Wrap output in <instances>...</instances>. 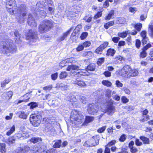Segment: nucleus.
<instances>
[{
    "label": "nucleus",
    "instance_id": "473e14b6",
    "mask_svg": "<svg viewBox=\"0 0 153 153\" xmlns=\"http://www.w3.org/2000/svg\"><path fill=\"white\" fill-rule=\"evenodd\" d=\"M61 140H56L54 143V144L53 145V146L54 148H59L61 146Z\"/></svg>",
    "mask_w": 153,
    "mask_h": 153
},
{
    "label": "nucleus",
    "instance_id": "774afa93",
    "mask_svg": "<svg viewBox=\"0 0 153 153\" xmlns=\"http://www.w3.org/2000/svg\"><path fill=\"white\" fill-rule=\"evenodd\" d=\"M102 15V13L101 12H98L97 14L95 15L94 16V19H97L99 18Z\"/></svg>",
    "mask_w": 153,
    "mask_h": 153
},
{
    "label": "nucleus",
    "instance_id": "1a4fd4ad",
    "mask_svg": "<svg viewBox=\"0 0 153 153\" xmlns=\"http://www.w3.org/2000/svg\"><path fill=\"white\" fill-rule=\"evenodd\" d=\"M14 136L17 140L23 139L25 138H28L30 137V134L27 131H23L16 133Z\"/></svg>",
    "mask_w": 153,
    "mask_h": 153
},
{
    "label": "nucleus",
    "instance_id": "a18cd8bd",
    "mask_svg": "<svg viewBox=\"0 0 153 153\" xmlns=\"http://www.w3.org/2000/svg\"><path fill=\"white\" fill-rule=\"evenodd\" d=\"M149 119V115L145 116L142 115V118L140 120V121L142 122H144L147 121Z\"/></svg>",
    "mask_w": 153,
    "mask_h": 153
},
{
    "label": "nucleus",
    "instance_id": "338daca9",
    "mask_svg": "<svg viewBox=\"0 0 153 153\" xmlns=\"http://www.w3.org/2000/svg\"><path fill=\"white\" fill-rule=\"evenodd\" d=\"M91 44V42L89 41H86L83 43V47H87L90 46Z\"/></svg>",
    "mask_w": 153,
    "mask_h": 153
},
{
    "label": "nucleus",
    "instance_id": "c85d7f7f",
    "mask_svg": "<svg viewBox=\"0 0 153 153\" xmlns=\"http://www.w3.org/2000/svg\"><path fill=\"white\" fill-rule=\"evenodd\" d=\"M16 140L17 139L14 135L13 137H11L8 139V143L10 145L13 144Z\"/></svg>",
    "mask_w": 153,
    "mask_h": 153
},
{
    "label": "nucleus",
    "instance_id": "cd10ccee",
    "mask_svg": "<svg viewBox=\"0 0 153 153\" xmlns=\"http://www.w3.org/2000/svg\"><path fill=\"white\" fill-rule=\"evenodd\" d=\"M140 139L145 144H149L150 143L149 139L144 136H141Z\"/></svg>",
    "mask_w": 153,
    "mask_h": 153
},
{
    "label": "nucleus",
    "instance_id": "72a5a7b5",
    "mask_svg": "<svg viewBox=\"0 0 153 153\" xmlns=\"http://www.w3.org/2000/svg\"><path fill=\"white\" fill-rule=\"evenodd\" d=\"M102 84L104 85L107 87H110L111 86V83L108 80H103L102 82Z\"/></svg>",
    "mask_w": 153,
    "mask_h": 153
},
{
    "label": "nucleus",
    "instance_id": "052dcab7",
    "mask_svg": "<svg viewBox=\"0 0 153 153\" xmlns=\"http://www.w3.org/2000/svg\"><path fill=\"white\" fill-rule=\"evenodd\" d=\"M145 50L143 49V51L140 53V56L141 57L143 58L145 57L147 55L146 53Z\"/></svg>",
    "mask_w": 153,
    "mask_h": 153
},
{
    "label": "nucleus",
    "instance_id": "0e129e2a",
    "mask_svg": "<svg viewBox=\"0 0 153 153\" xmlns=\"http://www.w3.org/2000/svg\"><path fill=\"white\" fill-rule=\"evenodd\" d=\"M149 29L150 31V36L153 38V25H150L149 26Z\"/></svg>",
    "mask_w": 153,
    "mask_h": 153
},
{
    "label": "nucleus",
    "instance_id": "7ed1b4c3",
    "mask_svg": "<svg viewBox=\"0 0 153 153\" xmlns=\"http://www.w3.org/2000/svg\"><path fill=\"white\" fill-rule=\"evenodd\" d=\"M53 26L52 21L45 20L40 23L39 26V31L41 33H46L50 30Z\"/></svg>",
    "mask_w": 153,
    "mask_h": 153
},
{
    "label": "nucleus",
    "instance_id": "a211bd4d",
    "mask_svg": "<svg viewBox=\"0 0 153 153\" xmlns=\"http://www.w3.org/2000/svg\"><path fill=\"white\" fill-rule=\"evenodd\" d=\"M74 83L78 85L81 87L85 88L86 86L85 83L83 80L78 78L75 80Z\"/></svg>",
    "mask_w": 153,
    "mask_h": 153
},
{
    "label": "nucleus",
    "instance_id": "49530a36",
    "mask_svg": "<svg viewBox=\"0 0 153 153\" xmlns=\"http://www.w3.org/2000/svg\"><path fill=\"white\" fill-rule=\"evenodd\" d=\"M128 34V31H127V32H123L122 33H118V36H119L120 37H125L127 36V34Z\"/></svg>",
    "mask_w": 153,
    "mask_h": 153
},
{
    "label": "nucleus",
    "instance_id": "393cba45",
    "mask_svg": "<svg viewBox=\"0 0 153 153\" xmlns=\"http://www.w3.org/2000/svg\"><path fill=\"white\" fill-rule=\"evenodd\" d=\"M95 66L94 65V64H91L89 65L86 68V69H85V70L87 71V75H88V73L87 72L88 71H93L95 70Z\"/></svg>",
    "mask_w": 153,
    "mask_h": 153
},
{
    "label": "nucleus",
    "instance_id": "4468645a",
    "mask_svg": "<svg viewBox=\"0 0 153 153\" xmlns=\"http://www.w3.org/2000/svg\"><path fill=\"white\" fill-rule=\"evenodd\" d=\"M27 22L28 25L31 27H36L37 26V24L34 19L30 14L28 15Z\"/></svg>",
    "mask_w": 153,
    "mask_h": 153
},
{
    "label": "nucleus",
    "instance_id": "aec40b11",
    "mask_svg": "<svg viewBox=\"0 0 153 153\" xmlns=\"http://www.w3.org/2000/svg\"><path fill=\"white\" fill-rule=\"evenodd\" d=\"M93 140H91V139H89L86 141H85L83 144V146L87 147H91L93 146H95V145L97 144H94V143H92V142L93 141Z\"/></svg>",
    "mask_w": 153,
    "mask_h": 153
},
{
    "label": "nucleus",
    "instance_id": "c9c22d12",
    "mask_svg": "<svg viewBox=\"0 0 153 153\" xmlns=\"http://www.w3.org/2000/svg\"><path fill=\"white\" fill-rule=\"evenodd\" d=\"M94 120V117H93L86 116L85 117V122L87 123H89L92 122Z\"/></svg>",
    "mask_w": 153,
    "mask_h": 153
},
{
    "label": "nucleus",
    "instance_id": "e2e57ef3",
    "mask_svg": "<svg viewBox=\"0 0 153 153\" xmlns=\"http://www.w3.org/2000/svg\"><path fill=\"white\" fill-rule=\"evenodd\" d=\"M53 86L52 85H50L48 86L45 87L43 88V89L44 90L47 91H50L51 90Z\"/></svg>",
    "mask_w": 153,
    "mask_h": 153
},
{
    "label": "nucleus",
    "instance_id": "5fc2aeb1",
    "mask_svg": "<svg viewBox=\"0 0 153 153\" xmlns=\"http://www.w3.org/2000/svg\"><path fill=\"white\" fill-rule=\"evenodd\" d=\"M115 85L117 87L119 88L122 87L123 86V84L118 80L116 81Z\"/></svg>",
    "mask_w": 153,
    "mask_h": 153
},
{
    "label": "nucleus",
    "instance_id": "0eeeda50",
    "mask_svg": "<svg viewBox=\"0 0 153 153\" xmlns=\"http://www.w3.org/2000/svg\"><path fill=\"white\" fill-rule=\"evenodd\" d=\"M26 39L29 40L31 44L36 42L38 40L37 32L30 30L27 34Z\"/></svg>",
    "mask_w": 153,
    "mask_h": 153
},
{
    "label": "nucleus",
    "instance_id": "58836bf2",
    "mask_svg": "<svg viewBox=\"0 0 153 153\" xmlns=\"http://www.w3.org/2000/svg\"><path fill=\"white\" fill-rule=\"evenodd\" d=\"M43 153H56V151L55 149H51L49 150H45L43 152Z\"/></svg>",
    "mask_w": 153,
    "mask_h": 153
},
{
    "label": "nucleus",
    "instance_id": "ea45409f",
    "mask_svg": "<svg viewBox=\"0 0 153 153\" xmlns=\"http://www.w3.org/2000/svg\"><path fill=\"white\" fill-rule=\"evenodd\" d=\"M134 25V28L137 31H140L141 30L142 26L141 24L137 23Z\"/></svg>",
    "mask_w": 153,
    "mask_h": 153
},
{
    "label": "nucleus",
    "instance_id": "2eb2a0df",
    "mask_svg": "<svg viewBox=\"0 0 153 153\" xmlns=\"http://www.w3.org/2000/svg\"><path fill=\"white\" fill-rule=\"evenodd\" d=\"M108 45V43L107 42H104L98 47L95 51V52L97 53H99V52H102Z\"/></svg>",
    "mask_w": 153,
    "mask_h": 153
},
{
    "label": "nucleus",
    "instance_id": "423d86ee",
    "mask_svg": "<svg viewBox=\"0 0 153 153\" xmlns=\"http://www.w3.org/2000/svg\"><path fill=\"white\" fill-rule=\"evenodd\" d=\"M7 10L8 12L11 14H18L20 11H24L25 9L26 6L25 5H21L20 7H17V6H6Z\"/></svg>",
    "mask_w": 153,
    "mask_h": 153
},
{
    "label": "nucleus",
    "instance_id": "dca6fc26",
    "mask_svg": "<svg viewBox=\"0 0 153 153\" xmlns=\"http://www.w3.org/2000/svg\"><path fill=\"white\" fill-rule=\"evenodd\" d=\"M15 40L16 43L18 44H21L22 42L21 35L18 31L16 30L14 32Z\"/></svg>",
    "mask_w": 153,
    "mask_h": 153
},
{
    "label": "nucleus",
    "instance_id": "3c124183",
    "mask_svg": "<svg viewBox=\"0 0 153 153\" xmlns=\"http://www.w3.org/2000/svg\"><path fill=\"white\" fill-rule=\"evenodd\" d=\"M94 137L93 138L91 139V140H93L94 141L92 142V143H94V144H97L96 145H95V146H96L98 145V144H99V139L98 138L97 139V140H96L94 138Z\"/></svg>",
    "mask_w": 153,
    "mask_h": 153
},
{
    "label": "nucleus",
    "instance_id": "2f4dec72",
    "mask_svg": "<svg viewBox=\"0 0 153 153\" xmlns=\"http://www.w3.org/2000/svg\"><path fill=\"white\" fill-rule=\"evenodd\" d=\"M67 99L68 101L71 102H75L76 100V99L75 96L72 94H70L69 96H68L67 97Z\"/></svg>",
    "mask_w": 153,
    "mask_h": 153
},
{
    "label": "nucleus",
    "instance_id": "a19ab883",
    "mask_svg": "<svg viewBox=\"0 0 153 153\" xmlns=\"http://www.w3.org/2000/svg\"><path fill=\"white\" fill-rule=\"evenodd\" d=\"M28 105L30 106V108L33 109L38 106L37 103L35 102H31L28 104Z\"/></svg>",
    "mask_w": 153,
    "mask_h": 153
},
{
    "label": "nucleus",
    "instance_id": "603ef678",
    "mask_svg": "<svg viewBox=\"0 0 153 153\" xmlns=\"http://www.w3.org/2000/svg\"><path fill=\"white\" fill-rule=\"evenodd\" d=\"M88 35V33L85 32L82 33L80 36V38L82 40L86 38Z\"/></svg>",
    "mask_w": 153,
    "mask_h": 153
},
{
    "label": "nucleus",
    "instance_id": "4d7b16f0",
    "mask_svg": "<svg viewBox=\"0 0 153 153\" xmlns=\"http://www.w3.org/2000/svg\"><path fill=\"white\" fill-rule=\"evenodd\" d=\"M66 63H68L67 62V60L66 59L62 61L59 63V65L61 67H63L66 65L65 64H66Z\"/></svg>",
    "mask_w": 153,
    "mask_h": 153
},
{
    "label": "nucleus",
    "instance_id": "f03ea898",
    "mask_svg": "<svg viewBox=\"0 0 153 153\" xmlns=\"http://www.w3.org/2000/svg\"><path fill=\"white\" fill-rule=\"evenodd\" d=\"M17 51L16 47L12 42L6 41H3L0 44V52L3 54H13Z\"/></svg>",
    "mask_w": 153,
    "mask_h": 153
},
{
    "label": "nucleus",
    "instance_id": "5701e85b",
    "mask_svg": "<svg viewBox=\"0 0 153 153\" xmlns=\"http://www.w3.org/2000/svg\"><path fill=\"white\" fill-rule=\"evenodd\" d=\"M138 74V72L137 70L135 69L132 70L131 68V70L129 72L128 76L134 77L137 76Z\"/></svg>",
    "mask_w": 153,
    "mask_h": 153
},
{
    "label": "nucleus",
    "instance_id": "ddd939ff",
    "mask_svg": "<svg viewBox=\"0 0 153 153\" xmlns=\"http://www.w3.org/2000/svg\"><path fill=\"white\" fill-rule=\"evenodd\" d=\"M26 7L24 11H20L19 13L18 14H20V16L18 22L20 24L23 23L26 19V14L27 13V12L26 10Z\"/></svg>",
    "mask_w": 153,
    "mask_h": 153
},
{
    "label": "nucleus",
    "instance_id": "20e7f679",
    "mask_svg": "<svg viewBox=\"0 0 153 153\" xmlns=\"http://www.w3.org/2000/svg\"><path fill=\"white\" fill-rule=\"evenodd\" d=\"M34 147H30L27 146H25L23 147H21L18 148L14 151V153H26L28 151L30 150L31 151L33 152V153H40V152L39 151L38 148L36 149L35 146H34Z\"/></svg>",
    "mask_w": 153,
    "mask_h": 153
},
{
    "label": "nucleus",
    "instance_id": "f257e3e1",
    "mask_svg": "<svg viewBox=\"0 0 153 153\" xmlns=\"http://www.w3.org/2000/svg\"><path fill=\"white\" fill-rule=\"evenodd\" d=\"M48 1L43 0L42 3H38L36 5V8L35 10V13L37 16H40L42 18H45L47 16V13L44 10L48 9L51 14L54 13V8L49 7L50 4H51V1Z\"/></svg>",
    "mask_w": 153,
    "mask_h": 153
},
{
    "label": "nucleus",
    "instance_id": "c03bdc74",
    "mask_svg": "<svg viewBox=\"0 0 153 153\" xmlns=\"http://www.w3.org/2000/svg\"><path fill=\"white\" fill-rule=\"evenodd\" d=\"M82 28V25L81 24H78L76 27H75L74 30L73 32L75 33H77L78 32L80 31L81 29Z\"/></svg>",
    "mask_w": 153,
    "mask_h": 153
},
{
    "label": "nucleus",
    "instance_id": "9d476101",
    "mask_svg": "<svg viewBox=\"0 0 153 153\" xmlns=\"http://www.w3.org/2000/svg\"><path fill=\"white\" fill-rule=\"evenodd\" d=\"M87 111L89 114H95L98 112V108L97 106L94 103L89 104L88 107Z\"/></svg>",
    "mask_w": 153,
    "mask_h": 153
},
{
    "label": "nucleus",
    "instance_id": "c756f323",
    "mask_svg": "<svg viewBox=\"0 0 153 153\" xmlns=\"http://www.w3.org/2000/svg\"><path fill=\"white\" fill-rule=\"evenodd\" d=\"M6 145L3 143H0V152L1 153H4L6 151L5 148Z\"/></svg>",
    "mask_w": 153,
    "mask_h": 153
},
{
    "label": "nucleus",
    "instance_id": "39448f33",
    "mask_svg": "<svg viewBox=\"0 0 153 153\" xmlns=\"http://www.w3.org/2000/svg\"><path fill=\"white\" fill-rule=\"evenodd\" d=\"M79 67L76 65H72L68 66L67 68L68 71H74V74H79L83 76L87 75V71L84 69H79Z\"/></svg>",
    "mask_w": 153,
    "mask_h": 153
},
{
    "label": "nucleus",
    "instance_id": "37998d69",
    "mask_svg": "<svg viewBox=\"0 0 153 153\" xmlns=\"http://www.w3.org/2000/svg\"><path fill=\"white\" fill-rule=\"evenodd\" d=\"M41 141V138H32L30 140V141L31 142L33 143H35L38 142H39Z\"/></svg>",
    "mask_w": 153,
    "mask_h": 153
},
{
    "label": "nucleus",
    "instance_id": "b1692460",
    "mask_svg": "<svg viewBox=\"0 0 153 153\" xmlns=\"http://www.w3.org/2000/svg\"><path fill=\"white\" fill-rule=\"evenodd\" d=\"M34 117V118L41 119L42 117L40 112L37 111H35L34 114L30 115V117Z\"/></svg>",
    "mask_w": 153,
    "mask_h": 153
},
{
    "label": "nucleus",
    "instance_id": "f3484780",
    "mask_svg": "<svg viewBox=\"0 0 153 153\" xmlns=\"http://www.w3.org/2000/svg\"><path fill=\"white\" fill-rule=\"evenodd\" d=\"M71 29L72 28H71L70 30L64 33L62 36L58 37L57 39V41L58 42H60L65 39V38L67 37L68 35L70 34Z\"/></svg>",
    "mask_w": 153,
    "mask_h": 153
},
{
    "label": "nucleus",
    "instance_id": "69168bd1",
    "mask_svg": "<svg viewBox=\"0 0 153 153\" xmlns=\"http://www.w3.org/2000/svg\"><path fill=\"white\" fill-rule=\"evenodd\" d=\"M92 18L91 16H86L83 18V19L88 22H90L91 21Z\"/></svg>",
    "mask_w": 153,
    "mask_h": 153
},
{
    "label": "nucleus",
    "instance_id": "a878e982",
    "mask_svg": "<svg viewBox=\"0 0 153 153\" xmlns=\"http://www.w3.org/2000/svg\"><path fill=\"white\" fill-rule=\"evenodd\" d=\"M16 1L15 0H8L6 4V6L16 7Z\"/></svg>",
    "mask_w": 153,
    "mask_h": 153
},
{
    "label": "nucleus",
    "instance_id": "f8f14e48",
    "mask_svg": "<svg viewBox=\"0 0 153 153\" xmlns=\"http://www.w3.org/2000/svg\"><path fill=\"white\" fill-rule=\"evenodd\" d=\"M115 112V107L112 105H109L106 106L105 110L104 113H106L108 115L111 116Z\"/></svg>",
    "mask_w": 153,
    "mask_h": 153
},
{
    "label": "nucleus",
    "instance_id": "6ab92c4d",
    "mask_svg": "<svg viewBox=\"0 0 153 153\" xmlns=\"http://www.w3.org/2000/svg\"><path fill=\"white\" fill-rule=\"evenodd\" d=\"M34 117H30V118H32L33 120L32 121V124L33 126H39L40 123L41 122V119L40 118H37Z\"/></svg>",
    "mask_w": 153,
    "mask_h": 153
},
{
    "label": "nucleus",
    "instance_id": "79ce46f5",
    "mask_svg": "<svg viewBox=\"0 0 153 153\" xmlns=\"http://www.w3.org/2000/svg\"><path fill=\"white\" fill-rule=\"evenodd\" d=\"M114 14V11L113 10H111L108 14V15L106 16L105 18V19H110L112 18Z\"/></svg>",
    "mask_w": 153,
    "mask_h": 153
},
{
    "label": "nucleus",
    "instance_id": "bb28decb",
    "mask_svg": "<svg viewBox=\"0 0 153 153\" xmlns=\"http://www.w3.org/2000/svg\"><path fill=\"white\" fill-rule=\"evenodd\" d=\"M115 51L114 49L110 48L107 50L106 55L113 56L115 53Z\"/></svg>",
    "mask_w": 153,
    "mask_h": 153
},
{
    "label": "nucleus",
    "instance_id": "4c0bfd02",
    "mask_svg": "<svg viewBox=\"0 0 153 153\" xmlns=\"http://www.w3.org/2000/svg\"><path fill=\"white\" fill-rule=\"evenodd\" d=\"M114 22L113 21H110L106 23L104 25V27L106 29H107L109 27L112 26L114 24Z\"/></svg>",
    "mask_w": 153,
    "mask_h": 153
},
{
    "label": "nucleus",
    "instance_id": "de8ad7c7",
    "mask_svg": "<svg viewBox=\"0 0 153 153\" xmlns=\"http://www.w3.org/2000/svg\"><path fill=\"white\" fill-rule=\"evenodd\" d=\"M58 86L59 88L62 90H65L67 88V85L62 83L59 84Z\"/></svg>",
    "mask_w": 153,
    "mask_h": 153
},
{
    "label": "nucleus",
    "instance_id": "13d9d810",
    "mask_svg": "<svg viewBox=\"0 0 153 153\" xmlns=\"http://www.w3.org/2000/svg\"><path fill=\"white\" fill-rule=\"evenodd\" d=\"M105 59L104 58H102L99 59L97 61V64L98 65H101L104 62Z\"/></svg>",
    "mask_w": 153,
    "mask_h": 153
},
{
    "label": "nucleus",
    "instance_id": "bf43d9fd",
    "mask_svg": "<svg viewBox=\"0 0 153 153\" xmlns=\"http://www.w3.org/2000/svg\"><path fill=\"white\" fill-rule=\"evenodd\" d=\"M116 143V140H112L110 141L107 145V146L108 147L111 146H112L115 144Z\"/></svg>",
    "mask_w": 153,
    "mask_h": 153
},
{
    "label": "nucleus",
    "instance_id": "9b49d317",
    "mask_svg": "<svg viewBox=\"0 0 153 153\" xmlns=\"http://www.w3.org/2000/svg\"><path fill=\"white\" fill-rule=\"evenodd\" d=\"M131 70V68L128 65L124 66L119 72L120 75L125 77H128L129 76V72Z\"/></svg>",
    "mask_w": 153,
    "mask_h": 153
},
{
    "label": "nucleus",
    "instance_id": "680f3d73",
    "mask_svg": "<svg viewBox=\"0 0 153 153\" xmlns=\"http://www.w3.org/2000/svg\"><path fill=\"white\" fill-rule=\"evenodd\" d=\"M58 74L57 73H56L54 74H53L51 75V79L53 80H56L58 76Z\"/></svg>",
    "mask_w": 153,
    "mask_h": 153
},
{
    "label": "nucleus",
    "instance_id": "e433bc0d",
    "mask_svg": "<svg viewBox=\"0 0 153 153\" xmlns=\"http://www.w3.org/2000/svg\"><path fill=\"white\" fill-rule=\"evenodd\" d=\"M10 81V79L8 78L6 79L1 83V87H4L6 84H8Z\"/></svg>",
    "mask_w": 153,
    "mask_h": 153
},
{
    "label": "nucleus",
    "instance_id": "7c9ffc66",
    "mask_svg": "<svg viewBox=\"0 0 153 153\" xmlns=\"http://www.w3.org/2000/svg\"><path fill=\"white\" fill-rule=\"evenodd\" d=\"M15 126L13 125L11 127L10 130L7 132L6 135L8 136L10 135L15 131Z\"/></svg>",
    "mask_w": 153,
    "mask_h": 153
},
{
    "label": "nucleus",
    "instance_id": "6e6d98bb",
    "mask_svg": "<svg viewBox=\"0 0 153 153\" xmlns=\"http://www.w3.org/2000/svg\"><path fill=\"white\" fill-rule=\"evenodd\" d=\"M121 100L123 103H126L128 102L129 101L128 99L125 96H123L121 97Z\"/></svg>",
    "mask_w": 153,
    "mask_h": 153
},
{
    "label": "nucleus",
    "instance_id": "6e6552de",
    "mask_svg": "<svg viewBox=\"0 0 153 153\" xmlns=\"http://www.w3.org/2000/svg\"><path fill=\"white\" fill-rule=\"evenodd\" d=\"M71 118L79 122V120H82L83 116L80 112L76 110H73L71 113Z\"/></svg>",
    "mask_w": 153,
    "mask_h": 153
},
{
    "label": "nucleus",
    "instance_id": "8fccbe9b",
    "mask_svg": "<svg viewBox=\"0 0 153 153\" xmlns=\"http://www.w3.org/2000/svg\"><path fill=\"white\" fill-rule=\"evenodd\" d=\"M127 136L125 134H122L119 139V141L120 142H123L126 139Z\"/></svg>",
    "mask_w": 153,
    "mask_h": 153
},
{
    "label": "nucleus",
    "instance_id": "09e8293b",
    "mask_svg": "<svg viewBox=\"0 0 153 153\" xmlns=\"http://www.w3.org/2000/svg\"><path fill=\"white\" fill-rule=\"evenodd\" d=\"M93 55V53L91 51H88L84 53H83V55L87 58H89L90 56L91 57Z\"/></svg>",
    "mask_w": 153,
    "mask_h": 153
},
{
    "label": "nucleus",
    "instance_id": "f704fd0d",
    "mask_svg": "<svg viewBox=\"0 0 153 153\" xmlns=\"http://www.w3.org/2000/svg\"><path fill=\"white\" fill-rule=\"evenodd\" d=\"M68 75V73L65 71L62 72L59 76L60 79H62L65 78Z\"/></svg>",
    "mask_w": 153,
    "mask_h": 153
},
{
    "label": "nucleus",
    "instance_id": "864d4df0",
    "mask_svg": "<svg viewBox=\"0 0 153 153\" xmlns=\"http://www.w3.org/2000/svg\"><path fill=\"white\" fill-rule=\"evenodd\" d=\"M106 128V126H103L101 127L100 128H99L97 130V131L99 133H102L105 131Z\"/></svg>",
    "mask_w": 153,
    "mask_h": 153
},
{
    "label": "nucleus",
    "instance_id": "412c9836",
    "mask_svg": "<svg viewBox=\"0 0 153 153\" xmlns=\"http://www.w3.org/2000/svg\"><path fill=\"white\" fill-rule=\"evenodd\" d=\"M32 92V91H31L28 93H27L23 96H22L20 97V99H22L23 100H25V102H27L31 97V95L30 94Z\"/></svg>",
    "mask_w": 153,
    "mask_h": 153
},
{
    "label": "nucleus",
    "instance_id": "4be33fe9",
    "mask_svg": "<svg viewBox=\"0 0 153 153\" xmlns=\"http://www.w3.org/2000/svg\"><path fill=\"white\" fill-rule=\"evenodd\" d=\"M28 114L27 112H25L24 111H19L17 113V115L21 119H26Z\"/></svg>",
    "mask_w": 153,
    "mask_h": 153
}]
</instances>
